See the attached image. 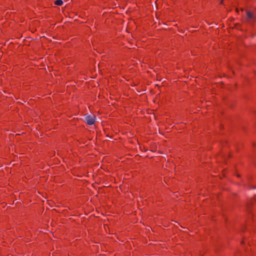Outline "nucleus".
I'll use <instances>...</instances> for the list:
<instances>
[{
	"instance_id": "nucleus-1",
	"label": "nucleus",
	"mask_w": 256,
	"mask_h": 256,
	"mask_svg": "<svg viewBox=\"0 0 256 256\" xmlns=\"http://www.w3.org/2000/svg\"><path fill=\"white\" fill-rule=\"evenodd\" d=\"M86 122L89 125H92L94 124L96 121V117L94 116H92L90 114H86Z\"/></svg>"
},
{
	"instance_id": "nucleus-2",
	"label": "nucleus",
	"mask_w": 256,
	"mask_h": 256,
	"mask_svg": "<svg viewBox=\"0 0 256 256\" xmlns=\"http://www.w3.org/2000/svg\"><path fill=\"white\" fill-rule=\"evenodd\" d=\"M247 21L249 23H252L256 20V16L254 13L246 11Z\"/></svg>"
},
{
	"instance_id": "nucleus-3",
	"label": "nucleus",
	"mask_w": 256,
	"mask_h": 256,
	"mask_svg": "<svg viewBox=\"0 0 256 256\" xmlns=\"http://www.w3.org/2000/svg\"><path fill=\"white\" fill-rule=\"evenodd\" d=\"M54 4L58 6H62L63 2L62 0H56L54 2Z\"/></svg>"
},
{
	"instance_id": "nucleus-4",
	"label": "nucleus",
	"mask_w": 256,
	"mask_h": 256,
	"mask_svg": "<svg viewBox=\"0 0 256 256\" xmlns=\"http://www.w3.org/2000/svg\"><path fill=\"white\" fill-rule=\"evenodd\" d=\"M220 3L222 4L223 3V0H221Z\"/></svg>"
},
{
	"instance_id": "nucleus-5",
	"label": "nucleus",
	"mask_w": 256,
	"mask_h": 256,
	"mask_svg": "<svg viewBox=\"0 0 256 256\" xmlns=\"http://www.w3.org/2000/svg\"><path fill=\"white\" fill-rule=\"evenodd\" d=\"M256 188V186H254L253 188Z\"/></svg>"
}]
</instances>
